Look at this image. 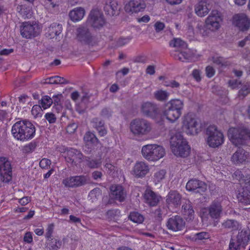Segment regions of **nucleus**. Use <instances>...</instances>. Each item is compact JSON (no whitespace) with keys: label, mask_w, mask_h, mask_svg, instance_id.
<instances>
[{"label":"nucleus","mask_w":250,"mask_h":250,"mask_svg":"<svg viewBox=\"0 0 250 250\" xmlns=\"http://www.w3.org/2000/svg\"><path fill=\"white\" fill-rule=\"evenodd\" d=\"M47 245L48 246L50 249L53 250H57L60 249L62 246V241L58 240L55 238H51L48 240Z\"/></svg>","instance_id":"ea45409f"},{"label":"nucleus","mask_w":250,"mask_h":250,"mask_svg":"<svg viewBox=\"0 0 250 250\" xmlns=\"http://www.w3.org/2000/svg\"><path fill=\"white\" fill-rule=\"evenodd\" d=\"M174 57L176 60L181 62L191 61L192 60L193 54L189 50L185 51H177L174 55Z\"/></svg>","instance_id":"72a5a7b5"},{"label":"nucleus","mask_w":250,"mask_h":250,"mask_svg":"<svg viewBox=\"0 0 250 250\" xmlns=\"http://www.w3.org/2000/svg\"><path fill=\"white\" fill-rule=\"evenodd\" d=\"M112 111L109 108L104 107L101 112V115L105 118H109L112 116Z\"/></svg>","instance_id":"5fc2aeb1"},{"label":"nucleus","mask_w":250,"mask_h":250,"mask_svg":"<svg viewBox=\"0 0 250 250\" xmlns=\"http://www.w3.org/2000/svg\"><path fill=\"white\" fill-rule=\"evenodd\" d=\"M106 170L109 174H112L115 171V167L110 163H106L105 165Z\"/></svg>","instance_id":"e2e57ef3"},{"label":"nucleus","mask_w":250,"mask_h":250,"mask_svg":"<svg viewBox=\"0 0 250 250\" xmlns=\"http://www.w3.org/2000/svg\"><path fill=\"white\" fill-rule=\"evenodd\" d=\"M63 155L65 161L71 166H76L83 160V154L76 149H67L64 152Z\"/></svg>","instance_id":"6e6552de"},{"label":"nucleus","mask_w":250,"mask_h":250,"mask_svg":"<svg viewBox=\"0 0 250 250\" xmlns=\"http://www.w3.org/2000/svg\"><path fill=\"white\" fill-rule=\"evenodd\" d=\"M142 154L146 160L151 161H157L165 155V149L157 145H147L142 148Z\"/></svg>","instance_id":"20e7f679"},{"label":"nucleus","mask_w":250,"mask_h":250,"mask_svg":"<svg viewBox=\"0 0 250 250\" xmlns=\"http://www.w3.org/2000/svg\"><path fill=\"white\" fill-rule=\"evenodd\" d=\"M129 218L133 222L138 224L142 223L144 220V216L138 212H131Z\"/></svg>","instance_id":"58836bf2"},{"label":"nucleus","mask_w":250,"mask_h":250,"mask_svg":"<svg viewBox=\"0 0 250 250\" xmlns=\"http://www.w3.org/2000/svg\"><path fill=\"white\" fill-rule=\"evenodd\" d=\"M186 188L188 191H195L196 192L201 193L207 190V185L198 179H192L188 182Z\"/></svg>","instance_id":"aec40b11"},{"label":"nucleus","mask_w":250,"mask_h":250,"mask_svg":"<svg viewBox=\"0 0 250 250\" xmlns=\"http://www.w3.org/2000/svg\"><path fill=\"white\" fill-rule=\"evenodd\" d=\"M208 215L211 218L217 219L221 217L223 211L221 203L218 201H214L207 208Z\"/></svg>","instance_id":"a211bd4d"},{"label":"nucleus","mask_w":250,"mask_h":250,"mask_svg":"<svg viewBox=\"0 0 250 250\" xmlns=\"http://www.w3.org/2000/svg\"><path fill=\"white\" fill-rule=\"evenodd\" d=\"M166 173V170L164 169H162L156 172L154 174L155 180L158 182H160L164 178Z\"/></svg>","instance_id":"864d4df0"},{"label":"nucleus","mask_w":250,"mask_h":250,"mask_svg":"<svg viewBox=\"0 0 250 250\" xmlns=\"http://www.w3.org/2000/svg\"><path fill=\"white\" fill-rule=\"evenodd\" d=\"M77 31L78 38L81 42L85 44H93L94 38L88 29L83 27H79Z\"/></svg>","instance_id":"b1692460"},{"label":"nucleus","mask_w":250,"mask_h":250,"mask_svg":"<svg viewBox=\"0 0 250 250\" xmlns=\"http://www.w3.org/2000/svg\"><path fill=\"white\" fill-rule=\"evenodd\" d=\"M206 134L207 136V144L210 147H218L224 142L223 133L214 125H210L207 128Z\"/></svg>","instance_id":"39448f33"},{"label":"nucleus","mask_w":250,"mask_h":250,"mask_svg":"<svg viewBox=\"0 0 250 250\" xmlns=\"http://www.w3.org/2000/svg\"><path fill=\"white\" fill-rule=\"evenodd\" d=\"M239 193L237 198L239 202L245 205L250 204V186L247 184Z\"/></svg>","instance_id":"c756f323"},{"label":"nucleus","mask_w":250,"mask_h":250,"mask_svg":"<svg viewBox=\"0 0 250 250\" xmlns=\"http://www.w3.org/2000/svg\"><path fill=\"white\" fill-rule=\"evenodd\" d=\"M149 171L148 165L142 161L137 162L132 171V174L136 178L144 177Z\"/></svg>","instance_id":"6ab92c4d"},{"label":"nucleus","mask_w":250,"mask_h":250,"mask_svg":"<svg viewBox=\"0 0 250 250\" xmlns=\"http://www.w3.org/2000/svg\"><path fill=\"white\" fill-rule=\"evenodd\" d=\"M181 212L187 221L192 220L194 218V210L192 203L189 200H185L182 206Z\"/></svg>","instance_id":"393cba45"},{"label":"nucleus","mask_w":250,"mask_h":250,"mask_svg":"<svg viewBox=\"0 0 250 250\" xmlns=\"http://www.w3.org/2000/svg\"><path fill=\"white\" fill-rule=\"evenodd\" d=\"M78 127V125L75 123L70 124L66 128V131L68 133L71 134L75 132Z\"/></svg>","instance_id":"680f3d73"},{"label":"nucleus","mask_w":250,"mask_h":250,"mask_svg":"<svg viewBox=\"0 0 250 250\" xmlns=\"http://www.w3.org/2000/svg\"><path fill=\"white\" fill-rule=\"evenodd\" d=\"M222 227L231 231L238 230L241 228V224L234 219H227L222 223Z\"/></svg>","instance_id":"2f4dec72"},{"label":"nucleus","mask_w":250,"mask_h":250,"mask_svg":"<svg viewBox=\"0 0 250 250\" xmlns=\"http://www.w3.org/2000/svg\"><path fill=\"white\" fill-rule=\"evenodd\" d=\"M91 122L93 124V126L96 128V130L104 126V121L98 118L93 119Z\"/></svg>","instance_id":"de8ad7c7"},{"label":"nucleus","mask_w":250,"mask_h":250,"mask_svg":"<svg viewBox=\"0 0 250 250\" xmlns=\"http://www.w3.org/2000/svg\"><path fill=\"white\" fill-rule=\"evenodd\" d=\"M90 182L89 177L86 175L71 176L62 181V184L68 188H77L84 186Z\"/></svg>","instance_id":"0eeeda50"},{"label":"nucleus","mask_w":250,"mask_h":250,"mask_svg":"<svg viewBox=\"0 0 250 250\" xmlns=\"http://www.w3.org/2000/svg\"><path fill=\"white\" fill-rule=\"evenodd\" d=\"M37 144L35 142H31L23 147V151L25 153L32 152L37 147Z\"/></svg>","instance_id":"49530a36"},{"label":"nucleus","mask_w":250,"mask_h":250,"mask_svg":"<svg viewBox=\"0 0 250 250\" xmlns=\"http://www.w3.org/2000/svg\"><path fill=\"white\" fill-rule=\"evenodd\" d=\"M210 238V234L207 232L202 231L200 232H198L195 233L193 235V238L195 239V240H202L203 239H208Z\"/></svg>","instance_id":"c03bdc74"},{"label":"nucleus","mask_w":250,"mask_h":250,"mask_svg":"<svg viewBox=\"0 0 250 250\" xmlns=\"http://www.w3.org/2000/svg\"><path fill=\"white\" fill-rule=\"evenodd\" d=\"M45 118L47 121L50 123H54L56 121V118L54 114L52 113H47L45 115Z\"/></svg>","instance_id":"bf43d9fd"},{"label":"nucleus","mask_w":250,"mask_h":250,"mask_svg":"<svg viewBox=\"0 0 250 250\" xmlns=\"http://www.w3.org/2000/svg\"><path fill=\"white\" fill-rule=\"evenodd\" d=\"M213 62L219 65L223 66L224 65V59L221 57H213Z\"/></svg>","instance_id":"338daca9"},{"label":"nucleus","mask_w":250,"mask_h":250,"mask_svg":"<svg viewBox=\"0 0 250 250\" xmlns=\"http://www.w3.org/2000/svg\"><path fill=\"white\" fill-rule=\"evenodd\" d=\"M83 139L85 142L90 143L95 146H97L100 143L95 135L89 131L85 134Z\"/></svg>","instance_id":"4c0bfd02"},{"label":"nucleus","mask_w":250,"mask_h":250,"mask_svg":"<svg viewBox=\"0 0 250 250\" xmlns=\"http://www.w3.org/2000/svg\"><path fill=\"white\" fill-rule=\"evenodd\" d=\"M101 164V162L97 160H89L87 161V166L91 168H95L98 167Z\"/></svg>","instance_id":"603ef678"},{"label":"nucleus","mask_w":250,"mask_h":250,"mask_svg":"<svg viewBox=\"0 0 250 250\" xmlns=\"http://www.w3.org/2000/svg\"><path fill=\"white\" fill-rule=\"evenodd\" d=\"M211 8L210 5L205 0H201L194 7L195 13L200 17L207 15Z\"/></svg>","instance_id":"a878e982"},{"label":"nucleus","mask_w":250,"mask_h":250,"mask_svg":"<svg viewBox=\"0 0 250 250\" xmlns=\"http://www.w3.org/2000/svg\"><path fill=\"white\" fill-rule=\"evenodd\" d=\"M54 227V226L53 224H49L48 226L45 233V237L47 240H49L52 238L51 237L52 234L53 232Z\"/></svg>","instance_id":"4d7b16f0"},{"label":"nucleus","mask_w":250,"mask_h":250,"mask_svg":"<svg viewBox=\"0 0 250 250\" xmlns=\"http://www.w3.org/2000/svg\"><path fill=\"white\" fill-rule=\"evenodd\" d=\"M182 196L176 190L170 191L167 196L166 203L169 205L178 207L181 204Z\"/></svg>","instance_id":"cd10ccee"},{"label":"nucleus","mask_w":250,"mask_h":250,"mask_svg":"<svg viewBox=\"0 0 250 250\" xmlns=\"http://www.w3.org/2000/svg\"><path fill=\"white\" fill-rule=\"evenodd\" d=\"M238 243H242L244 246L247 245V243L250 239V230L248 229H243L239 232L237 236Z\"/></svg>","instance_id":"c9c22d12"},{"label":"nucleus","mask_w":250,"mask_h":250,"mask_svg":"<svg viewBox=\"0 0 250 250\" xmlns=\"http://www.w3.org/2000/svg\"><path fill=\"white\" fill-rule=\"evenodd\" d=\"M186 142L187 141L183 138V136L180 132L176 133L170 138V144L171 150L175 148L176 146H178L181 145V144Z\"/></svg>","instance_id":"f704fd0d"},{"label":"nucleus","mask_w":250,"mask_h":250,"mask_svg":"<svg viewBox=\"0 0 250 250\" xmlns=\"http://www.w3.org/2000/svg\"><path fill=\"white\" fill-rule=\"evenodd\" d=\"M101 194V190L99 188H95L92 190L89 193V195L91 197H95L96 199H98Z\"/></svg>","instance_id":"13d9d810"},{"label":"nucleus","mask_w":250,"mask_h":250,"mask_svg":"<svg viewBox=\"0 0 250 250\" xmlns=\"http://www.w3.org/2000/svg\"><path fill=\"white\" fill-rule=\"evenodd\" d=\"M233 23L242 31H245L250 28V19L244 13L235 14L233 17Z\"/></svg>","instance_id":"9d476101"},{"label":"nucleus","mask_w":250,"mask_h":250,"mask_svg":"<svg viewBox=\"0 0 250 250\" xmlns=\"http://www.w3.org/2000/svg\"><path fill=\"white\" fill-rule=\"evenodd\" d=\"M173 153L177 156L186 157L188 156L190 152V147L188 145L187 142L181 144L178 146L171 150Z\"/></svg>","instance_id":"c85d7f7f"},{"label":"nucleus","mask_w":250,"mask_h":250,"mask_svg":"<svg viewBox=\"0 0 250 250\" xmlns=\"http://www.w3.org/2000/svg\"><path fill=\"white\" fill-rule=\"evenodd\" d=\"M228 136L235 146L242 145L248 139H250V129L244 126L230 127L228 130Z\"/></svg>","instance_id":"7ed1b4c3"},{"label":"nucleus","mask_w":250,"mask_h":250,"mask_svg":"<svg viewBox=\"0 0 250 250\" xmlns=\"http://www.w3.org/2000/svg\"><path fill=\"white\" fill-rule=\"evenodd\" d=\"M146 7L143 0H131L125 5V10L128 13L133 14L143 11Z\"/></svg>","instance_id":"2eb2a0df"},{"label":"nucleus","mask_w":250,"mask_h":250,"mask_svg":"<svg viewBox=\"0 0 250 250\" xmlns=\"http://www.w3.org/2000/svg\"><path fill=\"white\" fill-rule=\"evenodd\" d=\"M242 243H238V240L236 239H231L229 245V249L230 250H240L241 247H244Z\"/></svg>","instance_id":"79ce46f5"},{"label":"nucleus","mask_w":250,"mask_h":250,"mask_svg":"<svg viewBox=\"0 0 250 250\" xmlns=\"http://www.w3.org/2000/svg\"><path fill=\"white\" fill-rule=\"evenodd\" d=\"M0 176H3L6 182H9L12 179L11 165L6 158H0Z\"/></svg>","instance_id":"4468645a"},{"label":"nucleus","mask_w":250,"mask_h":250,"mask_svg":"<svg viewBox=\"0 0 250 250\" xmlns=\"http://www.w3.org/2000/svg\"><path fill=\"white\" fill-rule=\"evenodd\" d=\"M144 197L145 202L151 207L157 206L161 199L160 195L150 189L146 190Z\"/></svg>","instance_id":"5701e85b"},{"label":"nucleus","mask_w":250,"mask_h":250,"mask_svg":"<svg viewBox=\"0 0 250 250\" xmlns=\"http://www.w3.org/2000/svg\"><path fill=\"white\" fill-rule=\"evenodd\" d=\"M233 177L240 182L244 181L246 182V184H247L248 183V182H246V180L244 179V176L242 171L240 170H237L234 172L233 174Z\"/></svg>","instance_id":"3c124183"},{"label":"nucleus","mask_w":250,"mask_h":250,"mask_svg":"<svg viewBox=\"0 0 250 250\" xmlns=\"http://www.w3.org/2000/svg\"><path fill=\"white\" fill-rule=\"evenodd\" d=\"M206 74L208 77H212L215 73L214 69L210 66H208L206 68Z\"/></svg>","instance_id":"69168bd1"},{"label":"nucleus","mask_w":250,"mask_h":250,"mask_svg":"<svg viewBox=\"0 0 250 250\" xmlns=\"http://www.w3.org/2000/svg\"><path fill=\"white\" fill-rule=\"evenodd\" d=\"M153 95L155 99L157 101L165 102L168 100L170 94L167 91L159 89L155 91Z\"/></svg>","instance_id":"e433bc0d"},{"label":"nucleus","mask_w":250,"mask_h":250,"mask_svg":"<svg viewBox=\"0 0 250 250\" xmlns=\"http://www.w3.org/2000/svg\"><path fill=\"white\" fill-rule=\"evenodd\" d=\"M85 14V10L82 7H77L70 11L69 14L70 19L73 21L81 20Z\"/></svg>","instance_id":"473e14b6"},{"label":"nucleus","mask_w":250,"mask_h":250,"mask_svg":"<svg viewBox=\"0 0 250 250\" xmlns=\"http://www.w3.org/2000/svg\"><path fill=\"white\" fill-rule=\"evenodd\" d=\"M87 22L93 28L99 29L103 26L105 20L102 13L97 9H94L91 11Z\"/></svg>","instance_id":"1a4fd4ad"},{"label":"nucleus","mask_w":250,"mask_h":250,"mask_svg":"<svg viewBox=\"0 0 250 250\" xmlns=\"http://www.w3.org/2000/svg\"><path fill=\"white\" fill-rule=\"evenodd\" d=\"M184 102L179 99H173L165 104L163 115L171 123L175 122L182 115Z\"/></svg>","instance_id":"f03ea898"},{"label":"nucleus","mask_w":250,"mask_h":250,"mask_svg":"<svg viewBox=\"0 0 250 250\" xmlns=\"http://www.w3.org/2000/svg\"><path fill=\"white\" fill-rule=\"evenodd\" d=\"M11 132L17 140L25 141L34 137L36 128L31 122L26 120H20L13 125Z\"/></svg>","instance_id":"f257e3e1"},{"label":"nucleus","mask_w":250,"mask_h":250,"mask_svg":"<svg viewBox=\"0 0 250 250\" xmlns=\"http://www.w3.org/2000/svg\"><path fill=\"white\" fill-rule=\"evenodd\" d=\"M62 31V25L57 23H53L48 27L46 36L50 39L57 36Z\"/></svg>","instance_id":"7c9ffc66"},{"label":"nucleus","mask_w":250,"mask_h":250,"mask_svg":"<svg viewBox=\"0 0 250 250\" xmlns=\"http://www.w3.org/2000/svg\"><path fill=\"white\" fill-rule=\"evenodd\" d=\"M168 229L173 231L182 230L185 226V222L180 216L176 215L169 218L167 222Z\"/></svg>","instance_id":"dca6fc26"},{"label":"nucleus","mask_w":250,"mask_h":250,"mask_svg":"<svg viewBox=\"0 0 250 250\" xmlns=\"http://www.w3.org/2000/svg\"><path fill=\"white\" fill-rule=\"evenodd\" d=\"M51 164V161L47 159H42L40 162V166L42 168H45Z\"/></svg>","instance_id":"0e129e2a"},{"label":"nucleus","mask_w":250,"mask_h":250,"mask_svg":"<svg viewBox=\"0 0 250 250\" xmlns=\"http://www.w3.org/2000/svg\"><path fill=\"white\" fill-rule=\"evenodd\" d=\"M62 97V94H58L57 95H54L52 98L53 103L54 105L57 106V109L60 110L62 109V106L61 104V99Z\"/></svg>","instance_id":"09e8293b"},{"label":"nucleus","mask_w":250,"mask_h":250,"mask_svg":"<svg viewBox=\"0 0 250 250\" xmlns=\"http://www.w3.org/2000/svg\"><path fill=\"white\" fill-rule=\"evenodd\" d=\"M250 93V88L247 85H245L239 91L238 96L240 98H244Z\"/></svg>","instance_id":"8fccbe9b"},{"label":"nucleus","mask_w":250,"mask_h":250,"mask_svg":"<svg viewBox=\"0 0 250 250\" xmlns=\"http://www.w3.org/2000/svg\"><path fill=\"white\" fill-rule=\"evenodd\" d=\"M141 112L146 117L155 118L159 113L157 105L150 102L143 103L141 105Z\"/></svg>","instance_id":"f3484780"},{"label":"nucleus","mask_w":250,"mask_h":250,"mask_svg":"<svg viewBox=\"0 0 250 250\" xmlns=\"http://www.w3.org/2000/svg\"><path fill=\"white\" fill-rule=\"evenodd\" d=\"M110 190L113 197L120 202H124L126 197V192L121 185L112 186Z\"/></svg>","instance_id":"bb28decb"},{"label":"nucleus","mask_w":250,"mask_h":250,"mask_svg":"<svg viewBox=\"0 0 250 250\" xmlns=\"http://www.w3.org/2000/svg\"><path fill=\"white\" fill-rule=\"evenodd\" d=\"M131 38L130 37H127V38H121L118 39V40L117 42V44L118 46H123L130 41Z\"/></svg>","instance_id":"052dcab7"},{"label":"nucleus","mask_w":250,"mask_h":250,"mask_svg":"<svg viewBox=\"0 0 250 250\" xmlns=\"http://www.w3.org/2000/svg\"><path fill=\"white\" fill-rule=\"evenodd\" d=\"M155 30L157 32H159L164 29L165 27V24L163 22L160 21L156 22L154 24Z\"/></svg>","instance_id":"774afa93"},{"label":"nucleus","mask_w":250,"mask_h":250,"mask_svg":"<svg viewBox=\"0 0 250 250\" xmlns=\"http://www.w3.org/2000/svg\"><path fill=\"white\" fill-rule=\"evenodd\" d=\"M42 106L40 105H34L31 110L32 114L35 117H41L42 112Z\"/></svg>","instance_id":"a18cd8bd"},{"label":"nucleus","mask_w":250,"mask_h":250,"mask_svg":"<svg viewBox=\"0 0 250 250\" xmlns=\"http://www.w3.org/2000/svg\"><path fill=\"white\" fill-rule=\"evenodd\" d=\"M183 126L187 129V132L191 135L197 134L201 130L197 120L190 115L185 117Z\"/></svg>","instance_id":"9b49d317"},{"label":"nucleus","mask_w":250,"mask_h":250,"mask_svg":"<svg viewBox=\"0 0 250 250\" xmlns=\"http://www.w3.org/2000/svg\"><path fill=\"white\" fill-rule=\"evenodd\" d=\"M104 9L105 14L110 16H113L119 14L120 7L117 1L105 0Z\"/></svg>","instance_id":"4be33fe9"},{"label":"nucleus","mask_w":250,"mask_h":250,"mask_svg":"<svg viewBox=\"0 0 250 250\" xmlns=\"http://www.w3.org/2000/svg\"><path fill=\"white\" fill-rule=\"evenodd\" d=\"M222 21L220 13L218 11L213 10L206 19V23L208 29L215 30L219 28Z\"/></svg>","instance_id":"f8f14e48"},{"label":"nucleus","mask_w":250,"mask_h":250,"mask_svg":"<svg viewBox=\"0 0 250 250\" xmlns=\"http://www.w3.org/2000/svg\"><path fill=\"white\" fill-rule=\"evenodd\" d=\"M53 104V100L48 96H43L41 101V104L43 109L50 107Z\"/></svg>","instance_id":"37998d69"},{"label":"nucleus","mask_w":250,"mask_h":250,"mask_svg":"<svg viewBox=\"0 0 250 250\" xmlns=\"http://www.w3.org/2000/svg\"><path fill=\"white\" fill-rule=\"evenodd\" d=\"M21 34L22 37L31 39L39 34L38 25L36 24H31L29 22H24L21 27Z\"/></svg>","instance_id":"ddd939ff"},{"label":"nucleus","mask_w":250,"mask_h":250,"mask_svg":"<svg viewBox=\"0 0 250 250\" xmlns=\"http://www.w3.org/2000/svg\"><path fill=\"white\" fill-rule=\"evenodd\" d=\"M131 132L135 135L143 136L148 134L151 130V124L144 119H136L130 124Z\"/></svg>","instance_id":"423d86ee"},{"label":"nucleus","mask_w":250,"mask_h":250,"mask_svg":"<svg viewBox=\"0 0 250 250\" xmlns=\"http://www.w3.org/2000/svg\"><path fill=\"white\" fill-rule=\"evenodd\" d=\"M169 45L176 48H185L187 47L186 43L180 39H174L170 42Z\"/></svg>","instance_id":"a19ab883"},{"label":"nucleus","mask_w":250,"mask_h":250,"mask_svg":"<svg viewBox=\"0 0 250 250\" xmlns=\"http://www.w3.org/2000/svg\"><path fill=\"white\" fill-rule=\"evenodd\" d=\"M120 211L119 209H110L106 212V215L108 218L112 219L116 216L119 215Z\"/></svg>","instance_id":"6e6d98bb"},{"label":"nucleus","mask_w":250,"mask_h":250,"mask_svg":"<svg viewBox=\"0 0 250 250\" xmlns=\"http://www.w3.org/2000/svg\"><path fill=\"white\" fill-rule=\"evenodd\" d=\"M249 158H250V153L239 147L231 156V160L234 164H240L245 162Z\"/></svg>","instance_id":"412c9836"}]
</instances>
